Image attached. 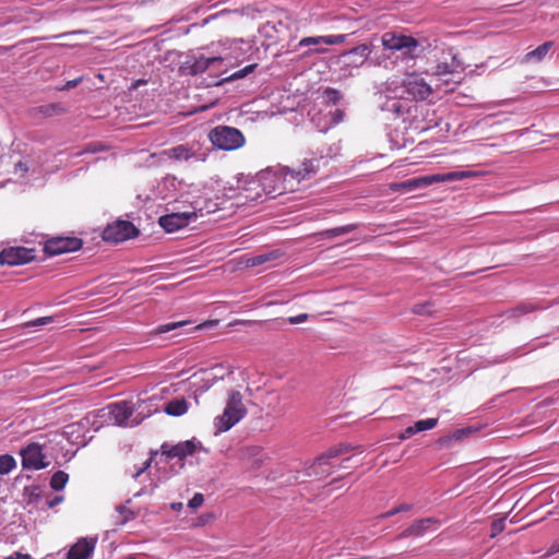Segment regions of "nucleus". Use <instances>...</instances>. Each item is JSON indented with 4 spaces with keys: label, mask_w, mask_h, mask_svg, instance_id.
<instances>
[{
    "label": "nucleus",
    "mask_w": 559,
    "mask_h": 559,
    "mask_svg": "<svg viewBox=\"0 0 559 559\" xmlns=\"http://www.w3.org/2000/svg\"><path fill=\"white\" fill-rule=\"evenodd\" d=\"M412 509V504H407V503H401L399 507H397V510H399V513L400 512H407Z\"/></svg>",
    "instance_id": "nucleus-48"
},
{
    "label": "nucleus",
    "mask_w": 559,
    "mask_h": 559,
    "mask_svg": "<svg viewBox=\"0 0 559 559\" xmlns=\"http://www.w3.org/2000/svg\"><path fill=\"white\" fill-rule=\"evenodd\" d=\"M357 227H358L357 224H348L345 226H340V227L328 229L323 233V235H325L326 237H337L341 235L348 234V233L355 230Z\"/></svg>",
    "instance_id": "nucleus-27"
},
{
    "label": "nucleus",
    "mask_w": 559,
    "mask_h": 559,
    "mask_svg": "<svg viewBox=\"0 0 559 559\" xmlns=\"http://www.w3.org/2000/svg\"><path fill=\"white\" fill-rule=\"evenodd\" d=\"M462 433H463V430H457V431L455 432V435H457V436H460V435H462Z\"/></svg>",
    "instance_id": "nucleus-53"
},
{
    "label": "nucleus",
    "mask_w": 559,
    "mask_h": 559,
    "mask_svg": "<svg viewBox=\"0 0 559 559\" xmlns=\"http://www.w3.org/2000/svg\"><path fill=\"white\" fill-rule=\"evenodd\" d=\"M257 64H249L243 69H240L230 75V80L242 79L255 69Z\"/></svg>",
    "instance_id": "nucleus-37"
},
{
    "label": "nucleus",
    "mask_w": 559,
    "mask_h": 559,
    "mask_svg": "<svg viewBox=\"0 0 559 559\" xmlns=\"http://www.w3.org/2000/svg\"><path fill=\"white\" fill-rule=\"evenodd\" d=\"M307 319H308V314L307 313H301V314H298L296 317L288 318V321L292 324H298V323L305 322Z\"/></svg>",
    "instance_id": "nucleus-43"
},
{
    "label": "nucleus",
    "mask_w": 559,
    "mask_h": 559,
    "mask_svg": "<svg viewBox=\"0 0 559 559\" xmlns=\"http://www.w3.org/2000/svg\"><path fill=\"white\" fill-rule=\"evenodd\" d=\"M344 116H345L344 110H342V109H335V110L332 112V121H333V123L337 124V123L342 122V121H343V119H344Z\"/></svg>",
    "instance_id": "nucleus-41"
},
{
    "label": "nucleus",
    "mask_w": 559,
    "mask_h": 559,
    "mask_svg": "<svg viewBox=\"0 0 559 559\" xmlns=\"http://www.w3.org/2000/svg\"><path fill=\"white\" fill-rule=\"evenodd\" d=\"M559 552V538L555 540L548 548L546 556H551Z\"/></svg>",
    "instance_id": "nucleus-46"
},
{
    "label": "nucleus",
    "mask_w": 559,
    "mask_h": 559,
    "mask_svg": "<svg viewBox=\"0 0 559 559\" xmlns=\"http://www.w3.org/2000/svg\"><path fill=\"white\" fill-rule=\"evenodd\" d=\"M506 528V518H500L498 520H495L492 523H491V533H490V536L491 537H496L497 535H499L500 533H502Z\"/></svg>",
    "instance_id": "nucleus-33"
},
{
    "label": "nucleus",
    "mask_w": 559,
    "mask_h": 559,
    "mask_svg": "<svg viewBox=\"0 0 559 559\" xmlns=\"http://www.w3.org/2000/svg\"><path fill=\"white\" fill-rule=\"evenodd\" d=\"M152 461H153V459H152V457L147 459V460L144 462L143 467H142V468H140L139 471H136V473L133 475V478H134V479L139 478V476H140L142 473H144V472H145V471L151 466Z\"/></svg>",
    "instance_id": "nucleus-44"
},
{
    "label": "nucleus",
    "mask_w": 559,
    "mask_h": 559,
    "mask_svg": "<svg viewBox=\"0 0 559 559\" xmlns=\"http://www.w3.org/2000/svg\"><path fill=\"white\" fill-rule=\"evenodd\" d=\"M419 106L411 102L404 94L400 93L397 97L388 99L382 109L394 114L396 117L402 118L404 122L413 123L414 114H417Z\"/></svg>",
    "instance_id": "nucleus-6"
},
{
    "label": "nucleus",
    "mask_w": 559,
    "mask_h": 559,
    "mask_svg": "<svg viewBox=\"0 0 559 559\" xmlns=\"http://www.w3.org/2000/svg\"><path fill=\"white\" fill-rule=\"evenodd\" d=\"M63 501V497L56 496L53 499L47 502L48 508H53Z\"/></svg>",
    "instance_id": "nucleus-47"
},
{
    "label": "nucleus",
    "mask_w": 559,
    "mask_h": 559,
    "mask_svg": "<svg viewBox=\"0 0 559 559\" xmlns=\"http://www.w3.org/2000/svg\"><path fill=\"white\" fill-rule=\"evenodd\" d=\"M178 507H181V503H178V506L173 504V508L178 509Z\"/></svg>",
    "instance_id": "nucleus-54"
},
{
    "label": "nucleus",
    "mask_w": 559,
    "mask_h": 559,
    "mask_svg": "<svg viewBox=\"0 0 559 559\" xmlns=\"http://www.w3.org/2000/svg\"><path fill=\"white\" fill-rule=\"evenodd\" d=\"M349 449H350V447L347 444H338L336 447L329 449L324 454L320 455L314 461L313 466H312L313 473L316 475L324 474V473L329 474L331 472L330 467H325L326 465H329V460L337 457L344 453H347L349 451Z\"/></svg>",
    "instance_id": "nucleus-14"
},
{
    "label": "nucleus",
    "mask_w": 559,
    "mask_h": 559,
    "mask_svg": "<svg viewBox=\"0 0 559 559\" xmlns=\"http://www.w3.org/2000/svg\"><path fill=\"white\" fill-rule=\"evenodd\" d=\"M3 559H32L28 554H22L20 551H15L12 555L4 557Z\"/></svg>",
    "instance_id": "nucleus-45"
},
{
    "label": "nucleus",
    "mask_w": 559,
    "mask_h": 559,
    "mask_svg": "<svg viewBox=\"0 0 559 559\" xmlns=\"http://www.w3.org/2000/svg\"><path fill=\"white\" fill-rule=\"evenodd\" d=\"M178 507H181V503H178V506L173 504V508L178 509Z\"/></svg>",
    "instance_id": "nucleus-56"
},
{
    "label": "nucleus",
    "mask_w": 559,
    "mask_h": 559,
    "mask_svg": "<svg viewBox=\"0 0 559 559\" xmlns=\"http://www.w3.org/2000/svg\"><path fill=\"white\" fill-rule=\"evenodd\" d=\"M194 451L195 444L191 440H187L171 447H168L167 444L162 445V454L166 455L168 459L178 457L183 460L185 457L192 455Z\"/></svg>",
    "instance_id": "nucleus-18"
},
{
    "label": "nucleus",
    "mask_w": 559,
    "mask_h": 559,
    "mask_svg": "<svg viewBox=\"0 0 559 559\" xmlns=\"http://www.w3.org/2000/svg\"><path fill=\"white\" fill-rule=\"evenodd\" d=\"M204 502V497L202 493L197 492L194 496L189 500L188 506L192 509H197L201 507Z\"/></svg>",
    "instance_id": "nucleus-38"
},
{
    "label": "nucleus",
    "mask_w": 559,
    "mask_h": 559,
    "mask_svg": "<svg viewBox=\"0 0 559 559\" xmlns=\"http://www.w3.org/2000/svg\"><path fill=\"white\" fill-rule=\"evenodd\" d=\"M69 480V475L63 471L56 472L50 478V487L56 490H62Z\"/></svg>",
    "instance_id": "nucleus-25"
},
{
    "label": "nucleus",
    "mask_w": 559,
    "mask_h": 559,
    "mask_svg": "<svg viewBox=\"0 0 559 559\" xmlns=\"http://www.w3.org/2000/svg\"><path fill=\"white\" fill-rule=\"evenodd\" d=\"M222 61L221 57H212V58H205L200 57L193 61V63L190 66V73L191 74H198L206 71L209 67L216 62Z\"/></svg>",
    "instance_id": "nucleus-22"
},
{
    "label": "nucleus",
    "mask_w": 559,
    "mask_h": 559,
    "mask_svg": "<svg viewBox=\"0 0 559 559\" xmlns=\"http://www.w3.org/2000/svg\"><path fill=\"white\" fill-rule=\"evenodd\" d=\"M194 145L190 144H179L171 148L165 150L163 155L174 160H189L191 158H197L203 160L204 157L201 154H197L193 148Z\"/></svg>",
    "instance_id": "nucleus-17"
},
{
    "label": "nucleus",
    "mask_w": 559,
    "mask_h": 559,
    "mask_svg": "<svg viewBox=\"0 0 559 559\" xmlns=\"http://www.w3.org/2000/svg\"><path fill=\"white\" fill-rule=\"evenodd\" d=\"M34 249L25 247H10L0 252V264L15 266L26 264L35 259Z\"/></svg>",
    "instance_id": "nucleus-11"
},
{
    "label": "nucleus",
    "mask_w": 559,
    "mask_h": 559,
    "mask_svg": "<svg viewBox=\"0 0 559 559\" xmlns=\"http://www.w3.org/2000/svg\"><path fill=\"white\" fill-rule=\"evenodd\" d=\"M195 217L194 212L171 213L160 216L158 223L167 233H174L186 227Z\"/></svg>",
    "instance_id": "nucleus-13"
},
{
    "label": "nucleus",
    "mask_w": 559,
    "mask_h": 559,
    "mask_svg": "<svg viewBox=\"0 0 559 559\" xmlns=\"http://www.w3.org/2000/svg\"><path fill=\"white\" fill-rule=\"evenodd\" d=\"M96 546V538H80L68 551L67 559H88Z\"/></svg>",
    "instance_id": "nucleus-16"
},
{
    "label": "nucleus",
    "mask_w": 559,
    "mask_h": 559,
    "mask_svg": "<svg viewBox=\"0 0 559 559\" xmlns=\"http://www.w3.org/2000/svg\"><path fill=\"white\" fill-rule=\"evenodd\" d=\"M138 228L129 221H116L103 230V239L106 242L118 243L136 237Z\"/></svg>",
    "instance_id": "nucleus-8"
},
{
    "label": "nucleus",
    "mask_w": 559,
    "mask_h": 559,
    "mask_svg": "<svg viewBox=\"0 0 559 559\" xmlns=\"http://www.w3.org/2000/svg\"><path fill=\"white\" fill-rule=\"evenodd\" d=\"M128 559H135V558H128Z\"/></svg>",
    "instance_id": "nucleus-58"
},
{
    "label": "nucleus",
    "mask_w": 559,
    "mask_h": 559,
    "mask_svg": "<svg viewBox=\"0 0 559 559\" xmlns=\"http://www.w3.org/2000/svg\"><path fill=\"white\" fill-rule=\"evenodd\" d=\"M318 160L305 159L298 167H280L278 170H264L258 175V182L266 193L295 191L297 186L309 180L318 171Z\"/></svg>",
    "instance_id": "nucleus-1"
},
{
    "label": "nucleus",
    "mask_w": 559,
    "mask_h": 559,
    "mask_svg": "<svg viewBox=\"0 0 559 559\" xmlns=\"http://www.w3.org/2000/svg\"><path fill=\"white\" fill-rule=\"evenodd\" d=\"M209 139L214 146L224 151L237 150L245 144L243 134L238 129L227 126L214 128Z\"/></svg>",
    "instance_id": "nucleus-4"
},
{
    "label": "nucleus",
    "mask_w": 559,
    "mask_h": 559,
    "mask_svg": "<svg viewBox=\"0 0 559 559\" xmlns=\"http://www.w3.org/2000/svg\"><path fill=\"white\" fill-rule=\"evenodd\" d=\"M263 448L259 445H245L239 450V460L251 471H258L267 460Z\"/></svg>",
    "instance_id": "nucleus-12"
},
{
    "label": "nucleus",
    "mask_w": 559,
    "mask_h": 559,
    "mask_svg": "<svg viewBox=\"0 0 559 559\" xmlns=\"http://www.w3.org/2000/svg\"><path fill=\"white\" fill-rule=\"evenodd\" d=\"M52 321H53L52 317H43V318L33 320V321L28 322L27 324L31 326H39V325H45V324L51 323Z\"/></svg>",
    "instance_id": "nucleus-40"
},
{
    "label": "nucleus",
    "mask_w": 559,
    "mask_h": 559,
    "mask_svg": "<svg viewBox=\"0 0 559 559\" xmlns=\"http://www.w3.org/2000/svg\"><path fill=\"white\" fill-rule=\"evenodd\" d=\"M371 50L368 45L361 44L357 47L349 50V55L358 56L360 58V63H362L370 55Z\"/></svg>",
    "instance_id": "nucleus-30"
},
{
    "label": "nucleus",
    "mask_w": 559,
    "mask_h": 559,
    "mask_svg": "<svg viewBox=\"0 0 559 559\" xmlns=\"http://www.w3.org/2000/svg\"><path fill=\"white\" fill-rule=\"evenodd\" d=\"M83 241L76 237H56L48 239L44 245V252L53 257L66 252H74L82 248Z\"/></svg>",
    "instance_id": "nucleus-10"
},
{
    "label": "nucleus",
    "mask_w": 559,
    "mask_h": 559,
    "mask_svg": "<svg viewBox=\"0 0 559 559\" xmlns=\"http://www.w3.org/2000/svg\"><path fill=\"white\" fill-rule=\"evenodd\" d=\"M534 309H535V307L532 306V305L521 304L518 307H515L514 309H512L511 311H512V316L513 317H519V316H523V314L530 313Z\"/></svg>",
    "instance_id": "nucleus-35"
},
{
    "label": "nucleus",
    "mask_w": 559,
    "mask_h": 559,
    "mask_svg": "<svg viewBox=\"0 0 559 559\" xmlns=\"http://www.w3.org/2000/svg\"><path fill=\"white\" fill-rule=\"evenodd\" d=\"M413 312L418 316H432L433 314V302L425 301L417 304L413 307Z\"/></svg>",
    "instance_id": "nucleus-28"
},
{
    "label": "nucleus",
    "mask_w": 559,
    "mask_h": 559,
    "mask_svg": "<svg viewBox=\"0 0 559 559\" xmlns=\"http://www.w3.org/2000/svg\"><path fill=\"white\" fill-rule=\"evenodd\" d=\"M478 173L469 170L450 171L445 174H436L429 176H423L412 178L402 182H393L390 185V190L394 192H408L417 189H421L435 183L463 180L466 178L476 177Z\"/></svg>",
    "instance_id": "nucleus-2"
},
{
    "label": "nucleus",
    "mask_w": 559,
    "mask_h": 559,
    "mask_svg": "<svg viewBox=\"0 0 559 559\" xmlns=\"http://www.w3.org/2000/svg\"><path fill=\"white\" fill-rule=\"evenodd\" d=\"M278 257H280L278 251L274 250V251H271L267 253H262V254H258V255L248 258L246 264H247V266L253 267V266L262 265L266 262L276 260Z\"/></svg>",
    "instance_id": "nucleus-24"
},
{
    "label": "nucleus",
    "mask_w": 559,
    "mask_h": 559,
    "mask_svg": "<svg viewBox=\"0 0 559 559\" xmlns=\"http://www.w3.org/2000/svg\"><path fill=\"white\" fill-rule=\"evenodd\" d=\"M139 423H140V421L138 420V421L132 423L131 425H132V426H133V425H139Z\"/></svg>",
    "instance_id": "nucleus-57"
},
{
    "label": "nucleus",
    "mask_w": 559,
    "mask_h": 559,
    "mask_svg": "<svg viewBox=\"0 0 559 559\" xmlns=\"http://www.w3.org/2000/svg\"><path fill=\"white\" fill-rule=\"evenodd\" d=\"M145 83H146V81H144V80H139V81H136V82L132 85V88H136L139 85H142V84H145Z\"/></svg>",
    "instance_id": "nucleus-52"
},
{
    "label": "nucleus",
    "mask_w": 559,
    "mask_h": 559,
    "mask_svg": "<svg viewBox=\"0 0 559 559\" xmlns=\"http://www.w3.org/2000/svg\"><path fill=\"white\" fill-rule=\"evenodd\" d=\"M16 467L15 459L10 454L0 455V475H7Z\"/></svg>",
    "instance_id": "nucleus-26"
},
{
    "label": "nucleus",
    "mask_w": 559,
    "mask_h": 559,
    "mask_svg": "<svg viewBox=\"0 0 559 559\" xmlns=\"http://www.w3.org/2000/svg\"><path fill=\"white\" fill-rule=\"evenodd\" d=\"M188 323H189V321H177V322H169L166 324H162L156 328L155 333L156 334L167 333V332L174 331L178 328H181Z\"/></svg>",
    "instance_id": "nucleus-31"
},
{
    "label": "nucleus",
    "mask_w": 559,
    "mask_h": 559,
    "mask_svg": "<svg viewBox=\"0 0 559 559\" xmlns=\"http://www.w3.org/2000/svg\"><path fill=\"white\" fill-rule=\"evenodd\" d=\"M178 507H181V503H178V506L173 504V508L178 509Z\"/></svg>",
    "instance_id": "nucleus-55"
},
{
    "label": "nucleus",
    "mask_w": 559,
    "mask_h": 559,
    "mask_svg": "<svg viewBox=\"0 0 559 559\" xmlns=\"http://www.w3.org/2000/svg\"><path fill=\"white\" fill-rule=\"evenodd\" d=\"M247 414V408L242 403L241 393L233 391L227 400L222 415L214 418V426L218 432H225L239 423Z\"/></svg>",
    "instance_id": "nucleus-3"
},
{
    "label": "nucleus",
    "mask_w": 559,
    "mask_h": 559,
    "mask_svg": "<svg viewBox=\"0 0 559 559\" xmlns=\"http://www.w3.org/2000/svg\"><path fill=\"white\" fill-rule=\"evenodd\" d=\"M346 40V35L340 34V35H328V36H311V37H304L299 40L298 46L299 47H307L310 45H340L343 44Z\"/></svg>",
    "instance_id": "nucleus-20"
},
{
    "label": "nucleus",
    "mask_w": 559,
    "mask_h": 559,
    "mask_svg": "<svg viewBox=\"0 0 559 559\" xmlns=\"http://www.w3.org/2000/svg\"><path fill=\"white\" fill-rule=\"evenodd\" d=\"M554 46L552 41H546L525 55L526 61H542Z\"/></svg>",
    "instance_id": "nucleus-23"
},
{
    "label": "nucleus",
    "mask_w": 559,
    "mask_h": 559,
    "mask_svg": "<svg viewBox=\"0 0 559 559\" xmlns=\"http://www.w3.org/2000/svg\"><path fill=\"white\" fill-rule=\"evenodd\" d=\"M60 106L58 104H49L45 106H40L38 108L39 112L44 114L47 117H51L59 112Z\"/></svg>",
    "instance_id": "nucleus-36"
},
{
    "label": "nucleus",
    "mask_w": 559,
    "mask_h": 559,
    "mask_svg": "<svg viewBox=\"0 0 559 559\" xmlns=\"http://www.w3.org/2000/svg\"><path fill=\"white\" fill-rule=\"evenodd\" d=\"M438 520L435 518H425L414 521L407 528H405L399 538L418 537L424 535L432 524H437Z\"/></svg>",
    "instance_id": "nucleus-19"
},
{
    "label": "nucleus",
    "mask_w": 559,
    "mask_h": 559,
    "mask_svg": "<svg viewBox=\"0 0 559 559\" xmlns=\"http://www.w3.org/2000/svg\"><path fill=\"white\" fill-rule=\"evenodd\" d=\"M106 148L107 147L104 143L95 141V142H91V143L86 144L82 153L95 154L98 152H103Z\"/></svg>",
    "instance_id": "nucleus-34"
},
{
    "label": "nucleus",
    "mask_w": 559,
    "mask_h": 559,
    "mask_svg": "<svg viewBox=\"0 0 559 559\" xmlns=\"http://www.w3.org/2000/svg\"><path fill=\"white\" fill-rule=\"evenodd\" d=\"M324 97L329 104L336 105L342 99V94L335 88L328 87L324 91Z\"/></svg>",
    "instance_id": "nucleus-32"
},
{
    "label": "nucleus",
    "mask_w": 559,
    "mask_h": 559,
    "mask_svg": "<svg viewBox=\"0 0 559 559\" xmlns=\"http://www.w3.org/2000/svg\"><path fill=\"white\" fill-rule=\"evenodd\" d=\"M438 418H427L416 421L413 426L416 430V432L425 431L432 429L437 426Z\"/></svg>",
    "instance_id": "nucleus-29"
},
{
    "label": "nucleus",
    "mask_w": 559,
    "mask_h": 559,
    "mask_svg": "<svg viewBox=\"0 0 559 559\" xmlns=\"http://www.w3.org/2000/svg\"><path fill=\"white\" fill-rule=\"evenodd\" d=\"M80 81H81V79L73 80V81H69V82H67L66 87H67V88L74 87V86H76V85H78V83H79Z\"/></svg>",
    "instance_id": "nucleus-50"
},
{
    "label": "nucleus",
    "mask_w": 559,
    "mask_h": 559,
    "mask_svg": "<svg viewBox=\"0 0 559 559\" xmlns=\"http://www.w3.org/2000/svg\"><path fill=\"white\" fill-rule=\"evenodd\" d=\"M326 51L325 48H321V47H318V48H314L313 50H311V52H314V53H324Z\"/></svg>",
    "instance_id": "nucleus-51"
},
{
    "label": "nucleus",
    "mask_w": 559,
    "mask_h": 559,
    "mask_svg": "<svg viewBox=\"0 0 559 559\" xmlns=\"http://www.w3.org/2000/svg\"><path fill=\"white\" fill-rule=\"evenodd\" d=\"M20 455L24 469L39 471L46 468L49 464L45 461L46 455L43 452V447L36 442H32L21 449Z\"/></svg>",
    "instance_id": "nucleus-9"
},
{
    "label": "nucleus",
    "mask_w": 559,
    "mask_h": 559,
    "mask_svg": "<svg viewBox=\"0 0 559 559\" xmlns=\"http://www.w3.org/2000/svg\"><path fill=\"white\" fill-rule=\"evenodd\" d=\"M164 411L170 416H181L188 411V402L182 397L174 399L165 405Z\"/></svg>",
    "instance_id": "nucleus-21"
},
{
    "label": "nucleus",
    "mask_w": 559,
    "mask_h": 559,
    "mask_svg": "<svg viewBox=\"0 0 559 559\" xmlns=\"http://www.w3.org/2000/svg\"><path fill=\"white\" fill-rule=\"evenodd\" d=\"M417 433L414 426L407 427L403 432L400 433L399 439L405 440L411 438L413 435Z\"/></svg>",
    "instance_id": "nucleus-42"
},
{
    "label": "nucleus",
    "mask_w": 559,
    "mask_h": 559,
    "mask_svg": "<svg viewBox=\"0 0 559 559\" xmlns=\"http://www.w3.org/2000/svg\"><path fill=\"white\" fill-rule=\"evenodd\" d=\"M401 93L411 102H419L427 99L432 93V90L424 78L418 74H409L403 81Z\"/></svg>",
    "instance_id": "nucleus-7"
},
{
    "label": "nucleus",
    "mask_w": 559,
    "mask_h": 559,
    "mask_svg": "<svg viewBox=\"0 0 559 559\" xmlns=\"http://www.w3.org/2000/svg\"><path fill=\"white\" fill-rule=\"evenodd\" d=\"M109 418L117 426H129V419L133 415L131 403L122 401L108 406Z\"/></svg>",
    "instance_id": "nucleus-15"
},
{
    "label": "nucleus",
    "mask_w": 559,
    "mask_h": 559,
    "mask_svg": "<svg viewBox=\"0 0 559 559\" xmlns=\"http://www.w3.org/2000/svg\"><path fill=\"white\" fill-rule=\"evenodd\" d=\"M397 513H399V510H397V507H396V508H394V509H392V510H390V511H388V512L383 513V514L381 515V518H390V516H393V515H395V514H397Z\"/></svg>",
    "instance_id": "nucleus-49"
},
{
    "label": "nucleus",
    "mask_w": 559,
    "mask_h": 559,
    "mask_svg": "<svg viewBox=\"0 0 559 559\" xmlns=\"http://www.w3.org/2000/svg\"><path fill=\"white\" fill-rule=\"evenodd\" d=\"M382 46L388 50L402 51L406 57H414V52L419 46L418 40L409 35L386 32L381 37Z\"/></svg>",
    "instance_id": "nucleus-5"
},
{
    "label": "nucleus",
    "mask_w": 559,
    "mask_h": 559,
    "mask_svg": "<svg viewBox=\"0 0 559 559\" xmlns=\"http://www.w3.org/2000/svg\"><path fill=\"white\" fill-rule=\"evenodd\" d=\"M117 510L123 515V520L121 523H126V522L134 519V513L132 511H130L129 509H127L126 507L119 506L117 508Z\"/></svg>",
    "instance_id": "nucleus-39"
}]
</instances>
